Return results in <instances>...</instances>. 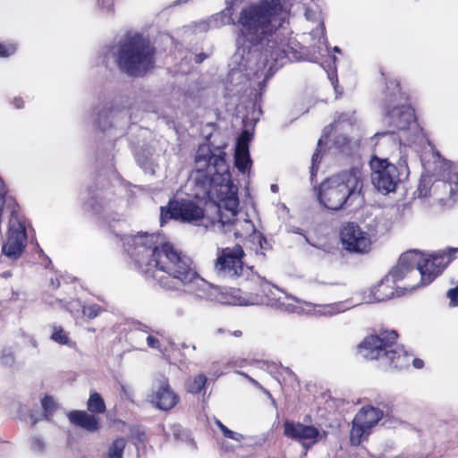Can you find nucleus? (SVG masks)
<instances>
[{"label":"nucleus","mask_w":458,"mask_h":458,"mask_svg":"<svg viewBox=\"0 0 458 458\" xmlns=\"http://www.w3.org/2000/svg\"><path fill=\"white\" fill-rule=\"evenodd\" d=\"M126 251L146 281L177 291L199 277L193 259L158 234L140 233L126 242Z\"/></svg>","instance_id":"nucleus-1"},{"label":"nucleus","mask_w":458,"mask_h":458,"mask_svg":"<svg viewBox=\"0 0 458 458\" xmlns=\"http://www.w3.org/2000/svg\"><path fill=\"white\" fill-rule=\"evenodd\" d=\"M289 14L290 9L284 0H258L244 6L237 21L233 22L242 44H248L249 47L262 46L265 65L270 69L300 58L299 53L284 38L277 41V32Z\"/></svg>","instance_id":"nucleus-2"},{"label":"nucleus","mask_w":458,"mask_h":458,"mask_svg":"<svg viewBox=\"0 0 458 458\" xmlns=\"http://www.w3.org/2000/svg\"><path fill=\"white\" fill-rule=\"evenodd\" d=\"M196 183L218 207V224L225 233H233L235 238H246L256 232L250 219H238V188L231 181L225 153L220 148L212 150L208 146H200L195 157Z\"/></svg>","instance_id":"nucleus-3"},{"label":"nucleus","mask_w":458,"mask_h":458,"mask_svg":"<svg viewBox=\"0 0 458 458\" xmlns=\"http://www.w3.org/2000/svg\"><path fill=\"white\" fill-rule=\"evenodd\" d=\"M457 251V248H448L431 254L416 250L403 253L396 266L371 289L373 298L386 301L430 284L455 258Z\"/></svg>","instance_id":"nucleus-4"},{"label":"nucleus","mask_w":458,"mask_h":458,"mask_svg":"<svg viewBox=\"0 0 458 458\" xmlns=\"http://www.w3.org/2000/svg\"><path fill=\"white\" fill-rule=\"evenodd\" d=\"M363 188L361 172L352 167L324 180L318 188L319 203L332 211L351 206Z\"/></svg>","instance_id":"nucleus-5"},{"label":"nucleus","mask_w":458,"mask_h":458,"mask_svg":"<svg viewBox=\"0 0 458 458\" xmlns=\"http://www.w3.org/2000/svg\"><path fill=\"white\" fill-rule=\"evenodd\" d=\"M397 339L394 330L369 335L357 345V353L368 360H381L390 367L404 369L410 364V356L397 345Z\"/></svg>","instance_id":"nucleus-6"},{"label":"nucleus","mask_w":458,"mask_h":458,"mask_svg":"<svg viewBox=\"0 0 458 458\" xmlns=\"http://www.w3.org/2000/svg\"><path fill=\"white\" fill-rule=\"evenodd\" d=\"M156 48L140 34L127 37L119 46L116 64L131 77H143L155 66Z\"/></svg>","instance_id":"nucleus-7"},{"label":"nucleus","mask_w":458,"mask_h":458,"mask_svg":"<svg viewBox=\"0 0 458 458\" xmlns=\"http://www.w3.org/2000/svg\"><path fill=\"white\" fill-rule=\"evenodd\" d=\"M380 72L389 91V94L386 97L384 119L391 130L385 132H377L375 134V137L394 134L398 131L408 129L411 123L417 122L415 110L408 104L410 98L408 93L403 90L401 82L396 79L388 80L383 71Z\"/></svg>","instance_id":"nucleus-8"},{"label":"nucleus","mask_w":458,"mask_h":458,"mask_svg":"<svg viewBox=\"0 0 458 458\" xmlns=\"http://www.w3.org/2000/svg\"><path fill=\"white\" fill-rule=\"evenodd\" d=\"M371 168V182L375 188L383 194L396 191L397 186L404 182L409 174V166L405 160H400L396 165L388 162L386 158L373 156L369 161Z\"/></svg>","instance_id":"nucleus-9"},{"label":"nucleus","mask_w":458,"mask_h":458,"mask_svg":"<svg viewBox=\"0 0 458 458\" xmlns=\"http://www.w3.org/2000/svg\"><path fill=\"white\" fill-rule=\"evenodd\" d=\"M435 175L438 179L432 183V197L443 206H453L458 199V172L454 164L436 153Z\"/></svg>","instance_id":"nucleus-10"},{"label":"nucleus","mask_w":458,"mask_h":458,"mask_svg":"<svg viewBox=\"0 0 458 458\" xmlns=\"http://www.w3.org/2000/svg\"><path fill=\"white\" fill-rule=\"evenodd\" d=\"M205 217V209L190 199L172 198L160 208L159 222L163 226L171 220L197 225Z\"/></svg>","instance_id":"nucleus-11"},{"label":"nucleus","mask_w":458,"mask_h":458,"mask_svg":"<svg viewBox=\"0 0 458 458\" xmlns=\"http://www.w3.org/2000/svg\"><path fill=\"white\" fill-rule=\"evenodd\" d=\"M383 416V411L372 405L361 407L352 421L349 434L351 445L359 446L367 440L372 428L382 420Z\"/></svg>","instance_id":"nucleus-12"},{"label":"nucleus","mask_w":458,"mask_h":458,"mask_svg":"<svg viewBox=\"0 0 458 458\" xmlns=\"http://www.w3.org/2000/svg\"><path fill=\"white\" fill-rule=\"evenodd\" d=\"M245 252L240 244L233 248H218L214 263L215 270L224 276L237 278L243 273V258Z\"/></svg>","instance_id":"nucleus-13"},{"label":"nucleus","mask_w":458,"mask_h":458,"mask_svg":"<svg viewBox=\"0 0 458 458\" xmlns=\"http://www.w3.org/2000/svg\"><path fill=\"white\" fill-rule=\"evenodd\" d=\"M340 242L344 250L350 253L366 254L371 249L369 234L356 223L347 222L340 228Z\"/></svg>","instance_id":"nucleus-14"},{"label":"nucleus","mask_w":458,"mask_h":458,"mask_svg":"<svg viewBox=\"0 0 458 458\" xmlns=\"http://www.w3.org/2000/svg\"><path fill=\"white\" fill-rule=\"evenodd\" d=\"M284 435L288 438L298 441L305 448H310L319 440V430L312 425L285 420L284 422Z\"/></svg>","instance_id":"nucleus-15"},{"label":"nucleus","mask_w":458,"mask_h":458,"mask_svg":"<svg viewBox=\"0 0 458 458\" xmlns=\"http://www.w3.org/2000/svg\"><path fill=\"white\" fill-rule=\"evenodd\" d=\"M180 401L179 395L172 388L168 378L164 377L158 382L156 390L151 394V402L162 411H170Z\"/></svg>","instance_id":"nucleus-16"},{"label":"nucleus","mask_w":458,"mask_h":458,"mask_svg":"<svg viewBox=\"0 0 458 458\" xmlns=\"http://www.w3.org/2000/svg\"><path fill=\"white\" fill-rule=\"evenodd\" d=\"M67 418L72 425L89 433L98 432L101 428L100 419L88 411L72 410L68 412Z\"/></svg>","instance_id":"nucleus-17"},{"label":"nucleus","mask_w":458,"mask_h":458,"mask_svg":"<svg viewBox=\"0 0 458 458\" xmlns=\"http://www.w3.org/2000/svg\"><path fill=\"white\" fill-rule=\"evenodd\" d=\"M247 134L244 131L241 136V140L237 144L234 154V165L238 171L242 174L249 172L251 168L252 161L250 157L248 144L243 142V135Z\"/></svg>","instance_id":"nucleus-18"},{"label":"nucleus","mask_w":458,"mask_h":458,"mask_svg":"<svg viewBox=\"0 0 458 458\" xmlns=\"http://www.w3.org/2000/svg\"><path fill=\"white\" fill-rule=\"evenodd\" d=\"M208 377L204 374H198L193 377L188 378L185 383L187 393L198 394L206 391Z\"/></svg>","instance_id":"nucleus-19"},{"label":"nucleus","mask_w":458,"mask_h":458,"mask_svg":"<svg viewBox=\"0 0 458 458\" xmlns=\"http://www.w3.org/2000/svg\"><path fill=\"white\" fill-rule=\"evenodd\" d=\"M87 410L95 415L106 412V405L100 394L97 392H90L89 397L87 401Z\"/></svg>","instance_id":"nucleus-20"},{"label":"nucleus","mask_w":458,"mask_h":458,"mask_svg":"<svg viewBox=\"0 0 458 458\" xmlns=\"http://www.w3.org/2000/svg\"><path fill=\"white\" fill-rule=\"evenodd\" d=\"M50 339L60 345L70 346L72 343L69 333L66 332L62 326L57 325L52 326Z\"/></svg>","instance_id":"nucleus-21"},{"label":"nucleus","mask_w":458,"mask_h":458,"mask_svg":"<svg viewBox=\"0 0 458 458\" xmlns=\"http://www.w3.org/2000/svg\"><path fill=\"white\" fill-rule=\"evenodd\" d=\"M126 440L122 437H116L108 448V458H123Z\"/></svg>","instance_id":"nucleus-22"},{"label":"nucleus","mask_w":458,"mask_h":458,"mask_svg":"<svg viewBox=\"0 0 458 458\" xmlns=\"http://www.w3.org/2000/svg\"><path fill=\"white\" fill-rule=\"evenodd\" d=\"M44 417L48 418L57 409V404L51 395L45 394L41 400Z\"/></svg>","instance_id":"nucleus-23"},{"label":"nucleus","mask_w":458,"mask_h":458,"mask_svg":"<svg viewBox=\"0 0 458 458\" xmlns=\"http://www.w3.org/2000/svg\"><path fill=\"white\" fill-rule=\"evenodd\" d=\"M215 423L217 426V428L221 430L223 436L225 438L233 439V440H235L238 442L243 440L244 437L242 434L236 433V432L229 429L219 420H216Z\"/></svg>","instance_id":"nucleus-24"},{"label":"nucleus","mask_w":458,"mask_h":458,"mask_svg":"<svg viewBox=\"0 0 458 458\" xmlns=\"http://www.w3.org/2000/svg\"><path fill=\"white\" fill-rule=\"evenodd\" d=\"M430 184V180L422 179L419 183V187L417 189V193L419 198H426L428 196L432 197V184Z\"/></svg>","instance_id":"nucleus-25"},{"label":"nucleus","mask_w":458,"mask_h":458,"mask_svg":"<svg viewBox=\"0 0 458 458\" xmlns=\"http://www.w3.org/2000/svg\"><path fill=\"white\" fill-rule=\"evenodd\" d=\"M103 311V309L98 304H91L82 307V314L90 319H93L99 316Z\"/></svg>","instance_id":"nucleus-26"},{"label":"nucleus","mask_w":458,"mask_h":458,"mask_svg":"<svg viewBox=\"0 0 458 458\" xmlns=\"http://www.w3.org/2000/svg\"><path fill=\"white\" fill-rule=\"evenodd\" d=\"M17 47L14 44H4L0 42V57H9L15 54Z\"/></svg>","instance_id":"nucleus-27"},{"label":"nucleus","mask_w":458,"mask_h":458,"mask_svg":"<svg viewBox=\"0 0 458 458\" xmlns=\"http://www.w3.org/2000/svg\"><path fill=\"white\" fill-rule=\"evenodd\" d=\"M446 296L450 300V306L457 307L458 306V285L449 289L446 293Z\"/></svg>","instance_id":"nucleus-28"},{"label":"nucleus","mask_w":458,"mask_h":458,"mask_svg":"<svg viewBox=\"0 0 458 458\" xmlns=\"http://www.w3.org/2000/svg\"><path fill=\"white\" fill-rule=\"evenodd\" d=\"M147 343L150 348L160 349V341L151 335L147 337Z\"/></svg>","instance_id":"nucleus-29"},{"label":"nucleus","mask_w":458,"mask_h":458,"mask_svg":"<svg viewBox=\"0 0 458 458\" xmlns=\"http://www.w3.org/2000/svg\"><path fill=\"white\" fill-rule=\"evenodd\" d=\"M60 285V281L57 277L51 278L49 281V287L52 290H56Z\"/></svg>","instance_id":"nucleus-30"},{"label":"nucleus","mask_w":458,"mask_h":458,"mask_svg":"<svg viewBox=\"0 0 458 458\" xmlns=\"http://www.w3.org/2000/svg\"><path fill=\"white\" fill-rule=\"evenodd\" d=\"M14 106L18 109L24 107V101L21 98H15L13 101Z\"/></svg>","instance_id":"nucleus-31"},{"label":"nucleus","mask_w":458,"mask_h":458,"mask_svg":"<svg viewBox=\"0 0 458 458\" xmlns=\"http://www.w3.org/2000/svg\"><path fill=\"white\" fill-rule=\"evenodd\" d=\"M412 364L416 369H422L424 367V361L421 359L414 358Z\"/></svg>","instance_id":"nucleus-32"},{"label":"nucleus","mask_w":458,"mask_h":458,"mask_svg":"<svg viewBox=\"0 0 458 458\" xmlns=\"http://www.w3.org/2000/svg\"><path fill=\"white\" fill-rule=\"evenodd\" d=\"M318 157V152H315V153L312 155L311 174H313V171H314V167H315V163L317 162Z\"/></svg>","instance_id":"nucleus-33"},{"label":"nucleus","mask_w":458,"mask_h":458,"mask_svg":"<svg viewBox=\"0 0 458 458\" xmlns=\"http://www.w3.org/2000/svg\"><path fill=\"white\" fill-rule=\"evenodd\" d=\"M330 60L333 62L334 64V67L331 71V73L329 74V76L331 75H335L336 74V66H335V62H336V57L335 56H330Z\"/></svg>","instance_id":"nucleus-34"},{"label":"nucleus","mask_w":458,"mask_h":458,"mask_svg":"<svg viewBox=\"0 0 458 458\" xmlns=\"http://www.w3.org/2000/svg\"><path fill=\"white\" fill-rule=\"evenodd\" d=\"M13 276L12 272L10 270L4 271L2 274H0V276L4 278H9Z\"/></svg>","instance_id":"nucleus-35"},{"label":"nucleus","mask_w":458,"mask_h":458,"mask_svg":"<svg viewBox=\"0 0 458 458\" xmlns=\"http://www.w3.org/2000/svg\"><path fill=\"white\" fill-rule=\"evenodd\" d=\"M206 57H207V55L205 54H200L197 56L196 62L201 63Z\"/></svg>","instance_id":"nucleus-36"},{"label":"nucleus","mask_w":458,"mask_h":458,"mask_svg":"<svg viewBox=\"0 0 458 458\" xmlns=\"http://www.w3.org/2000/svg\"><path fill=\"white\" fill-rule=\"evenodd\" d=\"M233 335L236 336V337H240L242 336V332L241 330H235L232 333Z\"/></svg>","instance_id":"nucleus-37"},{"label":"nucleus","mask_w":458,"mask_h":458,"mask_svg":"<svg viewBox=\"0 0 458 458\" xmlns=\"http://www.w3.org/2000/svg\"><path fill=\"white\" fill-rule=\"evenodd\" d=\"M335 306L336 305H332V306L329 307L331 314L338 312V310H336Z\"/></svg>","instance_id":"nucleus-38"},{"label":"nucleus","mask_w":458,"mask_h":458,"mask_svg":"<svg viewBox=\"0 0 458 458\" xmlns=\"http://www.w3.org/2000/svg\"><path fill=\"white\" fill-rule=\"evenodd\" d=\"M57 301L60 302H66V300L64 298H58Z\"/></svg>","instance_id":"nucleus-39"},{"label":"nucleus","mask_w":458,"mask_h":458,"mask_svg":"<svg viewBox=\"0 0 458 458\" xmlns=\"http://www.w3.org/2000/svg\"><path fill=\"white\" fill-rule=\"evenodd\" d=\"M335 51H336V52H340V49H339L337 47H335Z\"/></svg>","instance_id":"nucleus-40"}]
</instances>
